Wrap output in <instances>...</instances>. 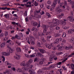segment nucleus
<instances>
[{
  "mask_svg": "<svg viewBox=\"0 0 74 74\" xmlns=\"http://www.w3.org/2000/svg\"><path fill=\"white\" fill-rule=\"evenodd\" d=\"M48 24L50 26H58L59 25V21L57 19H54L52 20V22H48Z\"/></svg>",
  "mask_w": 74,
  "mask_h": 74,
  "instance_id": "1",
  "label": "nucleus"
},
{
  "mask_svg": "<svg viewBox=\"0 0 74 74\" xmlns=\"http://www.w3.org/2000/svg\"><path fill=\"white\" fill-rule=\"evenodd\" d=\"M8 53H6L5 56H10V53H12L14 52V51L10 47V48L7 50Z\"/></svg>",
  "mask_w": 74,
  "mask_h": 74,
  "instance_id": "2",
  "label": "nucleus"
},
{
  "mask_svg": "<svg viewBox=\"0 0 74 74\" xmlns=\"http://www.w3.org/2000/svg\"><path fill=\"white\" fill-rule=\"evenodd\" d=\"M62 39L61 38H57L56 39L55 41L54 42V44H57L59 43V41H62Z\"/></svg>",
  "mask_w": 74,
  "mask_h": 74,
  "instance_id": "3",
  "label": "nucleus"
},
{
  "mask_svg": "<svg viewBox=\"0 0 74 74\" xmlns=\"http://www.w3.org/2000/svg\"><path fill=\"white\" fill-rule=\"evenodd\" d=\"M56 10L57 11L58 14H60L62 12V9H60V8H56Z\"/></svg>",
  "mask_w": 74,
  "mask_h": 74,
  "instance_id": "4",
  "label": "nucleus"
},
{
  "mask_svg": "<svg viewBox=\"0 0 74 74\" xmlns=\"http://www.w3.org/2000/svg\"><path fill=\"white\" fill-rule=\"evenodd\" d=\"M45 46H46L47 48L48 49H51V46L48 44L47 43H45Z\"/></svg>",
  "mask_w": 74,
  "mask_h": 74,
  "instance_id": "5",
  "label": "nucleus"
},
{
  "mask_svg": "<svg viewBox=\"0 0 74 74\" xmlns=\"http://www.w3.org/2000/svg\"><path fill=\"white\" fill-rule=\"evenodd\" d=\"M68 19H69L70 22H73V16H69L67 17Z\"/></svg>",
  "mask_w": 74,
  "mask_h": 74,
  "instance_id": "6",
  "label": "nucleus"
},
{
  "mask_svg": "<svg viewBox=\"0 0 74 74\" xmlns=\"http://www.w3.org/2000/svg\"><path fill=\"white\" fill-rule=\"evenodd\" d=\"M32 25L34 26H37V25H38V24H37V23L36 22H34V21H32Z\"/></svg>",
  "mask_w": 74,
  "mask_h": 74,
  "instance_id": "7",
  "label": "nucleus"
},
{
  "mask_svg": "<svg viewBox=\"0 0 74 74\" xmlns=\"http://www.w3.org/2000/svg\"><path fill=\"white\" fill-rule=\"evenodd\" d=\"M29 71L30 73L29 74H35L36 73L34 72V71L33 69L29 70Z\"/></svg>",
  "mask_w": 74,
  "mask_h": 74,
  "instance_id": "8",
  "label": "nucleus"
},
{
  "mask_svg": "<svg viewBox=\"0 0 74 74\" xmlns=\"http://www.w3.org/2000/svg\"><path fill=\"white\" fill-rule=\"evenodd\" d=\"M40 42L41 41L40 40H38L37 41V44L39 47H41V46H40L41 45V44L40 43Z\"/></svg>",
  "mask_w": 74,
  "mask_h": 74,
  "instance_id": "9",
  "label": "nucleus"
},
{
  "mask_svg": "<svg viewBox=\"0 0 74 74\" xmlns=\"http://www.w3.org/2000/svg\"><path fill=\"white\" fill-rule=\"evenodd\" d=\"M29 38L30 39V41H32L34 40V37H33V36L31 35H29Z\"/></svg>",
  "mask_w": 74,
  "mask_h": 74,
  "instance_id": "10",
  "label": "nucleus"
},
{
  "mask_svg": "<svg viewBox=\"0 0 74 74\" xmlns=\"http://www.w3.org/2000/svg\"><path fill=\"white\" fill-rule=\"evenodd\" d=\"M68 1L70 4H71V5H73L74 4V2L72 1L71 0H68Z\"/></svg>",
  "mask_w": 74,
  "mask_h": 74,
  "instance_id": "11",
  "label": "nucleus"
},
{
  "mask_svg": "<svg viewBox=\"0 0 74 74\" xmlns=\"http://www.w3.org/2000/svg\"><path fill=\"white\" fill-rule=\"evenodd\" d=\"M58 3V0H55L53 2V7H55L56 5V4H57Z\"/></svg>",
  "mask_w": 74,
  "mask_h": 74,
  "instance_id": "12",
  "label": "nucleus"
},
{
  "mask_svg": "<svg viewBox=\"0 0 74 74\" xmlns=\"http://www.w3.org/2000/svg\"><path fill=\"white\" fill-rule=\"evenodd\" d=\"M53 59H54V60H56L58 59V58L56 57V56L54 54H53Z\"/></svg>",
  "mask_w": 74,
  "mask_h": 74,
  "instance_id": "13",
  "label": "nucleus"
},
{
  "mask_svg": "<svg viewBox=\"0 0 74 74\" xmlns=\"http://www.w3.org/2000/svg\"><path fill=\"white\" fill-rule=\"evenodd\" d=\"M16 50L17 52H21V49L20 47H17L16 49Z\"/></svg>",
  "mask_w": 74,
  "mask_h": 74,
  "instance_id": "14",
  "label": "nucleus"
},
{
  "mask_svg": "<svg viewBox=\"0 0 74 74\" xmlns=\"http://www.w3.org/2000/svg\"><path fill=\"white\" fill-rule=\"evenodd\" d=\"M40 51L42 53H46L45 51L42 49H41L40 50Z\"/></svg>",
  "mask_w": 74,
  "mask_h": 74,
  "instance_id": "15",
  "label": "nucleus"
},
{
  "mask_svg": "<svg viewBox=\"0 0 74 74\" xmlns=\"http://www.w3.org/2000/svg\"><path fill=\"white\" fill-rule=\"evenodd\" d=\"M53 59V55H52L49 57V60H50V61H52Z\"/></svg>",
  "mask_w": 74,
  "mask_h": 74,
  "instance_id": "16",
  "label": "nucleus"
},
{
  "mask_svg": "<svg viewBox=\"0 0 74 74\" xmlns=\"http://www.w3.org/2000/svg\"><path fill=\"white\" fill-rule=\"evenodd\" d=\"M61 23L62 25H65L66 24V23L63 21H61Z\"/></svg>",
  "mask_w": 74,
  "mask_h": 74,
  "instance_id": "17",
  "label": "nucleus"
},
{
  "mask_svg": "<svg viewBox=\"0 0 74 74\" xmlns=\"http://www.w3.org/2000/svg\"><path fill=\"white\" fill-rule=\"evenodd\" d=\"M62 5H62V3H60V4L58 5V7L57 8H62Z\"/></svg>",
  "mask_w": 74,
  "mask_h": 74,
  "instance_id": "18",
  "label": "nucleus"
},
{
  "mask_svg": "<svg viewBox=\"0 0 74 74\" xmlns=\"http://www.w3.org/2000/svg\"><path fill=\"white\" fill-rule=\"evenodd\" d=\"M36 53H35L34 54H33L32 55H31L30 56V58H34V57H36Z\"/></svg>",
  "mask_w": 74,
  "mask_h": 74,
  "instance_id": "19",
  "label": "nucleus"
},
{
  "mask_svg": "<svg viewBox=\"0 0 74 74\" xmlns=\"http://www.w3.org/2000/svg\"><path fill=\"white\" fill-rule=\"evenodd\" d=\"M16 70L17 71V72H18L19 73H20L21 72V71H22V70H21V69L19 68H17Z\"/></svg>",
  "mask_w": 74,
  "mask_h": 74,
  "instance_id": "20",
  "label": "nucleus"
},
{
  "mask_svg": "<svg viewBox=\"0 0 74 74\" xmlns=\"http://www.w3.org/2000/svg\"><path fill=\"white\" fill-rule=\"evenodd\" d=\"M43 28H45V29H48V28L49 26L48 25H43L42 26Z\"/></svg>",
  "mask_w": 74,
  "mask_h": 74,
  "instance_id": "21",
  "label": "nucleus"
},
{
  "mask_svg": "<svg viewBox=\"0 0 74 74\" xmlns=\"http://www.w3.org/2000/svg\"><path fill=\"white\" fill-rule=\"evenodd\" d=\"M21 56H14V58H15V59H20Z\"/></svg>",
  "mask_w": 74,
  "mask_h": 74,
  "instance_id": "22",
  "label": "nucleus"
},
{
  "mask_svg": "<svg viewBox=\"0 0 74 74\" xmlns=\"http://www.w3.org/2000/svg\"><path fill=\"white\" fill-rule=\"evenodd\" d=\"M4 16H5L6 18H7V19L9 18V17H10L9 14H5Z\"/></svg>",
  "mask_w": 74,
  "mask_h": 74,
  "instance_id": "23",
  "label": "nucleus"
},
{
  "mask_svg": "<svg viewBox=\"0 0 74 74\" xmlns=\"http://www.w3.org/2000/svg\"><path fill=\"white\" fill-rule=\"evenodd\" d=\"M61 54H63V53L62 52H60L56 53V55L57 56L60 55Z\"/></svg>",
  "mask_w": 74,
  "mask_h": 74,
  "instance_id": "24",
  "label": "nucleus"
},
{
  "mask_svg": "<svg viewBox=\"0 0 74 74\" xmlns=\"http://www.w3.org/2000/svg\"><path fill=\"white\" fill-rule=\"evenodd\" d=\"M58 50L59 51H62V50H63V48L62 47H59Z\"/></svg>",
  "mask_w": 74,
  "mask_h": 74,
  "instance_id": "25",
  "label": "nucleus"
},
{
  "mask_svg": "<svg viewBox=\"0 0 74 74\" xmlns=\"http://www.w3.org/2000/svg\"><path fill=\"white\" fill-rule=\"evenodd\" d=\"M55 36V37H58V36H60V34H54Z\"/></svg>",
  "mask_w": 74,
  "mask_h": 74,
  "instance_id": "26",
  "label": "nucleus"
},
{
  "mask_svg": "<svg viewBox=\"0 0 74 74\" xmlns=\"http://www.w3.org/2000/svg\"><path fill=\"white\" fill-rule=\"evenodd\" d=\"M69 41L71 42H72L74 41V38H71V39L69 40Z\"/></svg>",
  "mask_w": 74,
  "mask_h": 74,
  "instance_id": "27",
  "label": "nucleus"
},
{
  "mask_svg": "<svg viewBox=\"0 0 74 74\" xmlns=\"http://www.w3.org/2000/svg\"><path fill=\"white\" fill-rule=\"evenodd\" d=\"M72 30H71V29H70V30L68 31V33L69 34H72L73 33V32H72Z\"/></svg>",
  "mask_w": 74,
  "mask_h": 74,
  "instance_id": "28",
  "label": "nucleus"
},
{
  "mask_svg": "<svg viewBox=\"0 0 74 74\" xmlns=\"http://www.w3.org/2000/svg\"><path fill=\"white\" fill-rule=\"evenodd\" d=\"M29 65H30V64L28 62L27 63H26L25 65V67H28Z\"/></svg>",
  "mask_w": 74,
  "mask_h": 74,
  "instance_id": "29",
  "label": "nucleus"
},
{
  "mask_svg": "<svg viewBox=\"0 0 74 74\" xmlns=\"http://www.w3.org/2000/svg\"><path fill=\"white\" fill-rule=\"evenodd\" d=\"M34 3V5L35 6H38V3L37 2V1H35Z\"/></svg>",
  "mask_w": 74,
  "mask_h": 74,
  "instance_id": "30",
  "label": "nucleus"
},
{
  "mask_svg": "<svg viewBox=\"0 0 74 74\" xmlns=\"http://www.w3.org/2000/svg\"><path fill=\"white\" fill-rule=\"evenodd\" d=\"M55 67V65H51L49 66V68L51 69H53Z\"/></svg>",
  "mask_w": 74,
  "mask_h": 74,
  "instance_id": "31",
  "label": "nucleus"
},
{
  "mask_svg": "<svg viewBox=\"0 0 74 74\" xmlns=\"http://www.w3.org/2000/svg\"><path fill=\"white\" fill-rule=\"evenodd\" d=\"M37 15H34V16H33V18H34V19H37Z\"/></svg>",
  "mask_w": 74,
  "mask_h": 74,
  "instance_id": "32",
  "label": "nucleus"
},
{
  "mask_svg": "<svg viewBox=\"0 0 74 74\" xmlns=\"http://www.w3.org/2000/svg\"><path fill=\"white\" fill-rule=\"evenodd\" d=\"M5 42L3 43L1 45V47H4V46H5Z\"/></svg>",
  "mask_w": 74,
  "mask_h": 74,
  "instance_id": "33",
  "label": "nucleus"
},
{
  "mask_svg": "<svg viewBox=\"0 0 74 74\" xmlns=\"http://www.w3.org/2000/svg\"><path fill=\"white\" fill-rule=\"evenodd\" d=\"M20 65L21 66H25V62H23L21 63V64H20Z\"/></svg>",
  "mask_w": 74,
  "mask_h": 74,
  "instance_id": "34",
  "label": "nucleus"
},
{
  "mask_svg": "<svg viewBox=\"0 0 74 74\" xmlns=\"http://www.w3.org/2000/svg\"><path fill=\"white\" fill-rule=\"evenodd\" d=\"M63 56L64 57V58H63V59H65V58H66L67 57V54H65Z\"/></svg>",
  "mask_w": 74,
  "mask_h": 74,
  "instance_id": "35",
  "label": "nucleus"
},
{
  "mask_svg": "<svg viewBox=\"0 0 74 74\" xmlns=\"http://www.w3.org/2000/svg\"><path fill=\"white\" fill-rule=\"evenodd\" d=\"M34 40H30L31 43L32 44V45H34Z\"/></svg>",
  "mask_w": 74,
  "mask_h": 74,
  "instance_id": "36",
  "label": "nucleus"
},
{
  "mask_svg": "<svg viewBox=\"0 0 74 74\" xmlns=\"http://www.w3.org/2000/svg\"><path fill=\"white\" fill-rule=\"evenodd\" d=\"M47 4L49 5H51V1H50V0H49L47 1Z\"/></svg>",
  "mask_w": 74,
  "mask_h": 74,
  "instance_id": "37",
  "label": "nucleus"
},
{
  "mask_svg": "<svg viewBox=\"0 0 74 74\" xmlns=\"http://www.w3.org/2000/svg\"><path fill=\"white\" fill-rule=\"evenodd\" d=\"M22 70H24V71H27V69L26 68H22Z\"/></svg>",
  "mask_w": 74,
  "mask_h": 74,
  "instance_id": "38",
  "label": "nucleus"
},
{
  "mask_svg": "<svg viewBox=\"0 0 74 74\" xmlns=\"http://www.w3.org/2000/svg\"><path fill=\"white\" fill-rule=\"evenodd\" d=\"M33 67V65H29V66H28V69H31L32 68V67Z\"/></svg>",
  "mask_w": 74,
  "mask_h": 74,
  "instance_id": "39",
  "label": "nucleus"
},
{
  "mask_svg": "<svg viewBox=\"0 0 74 74\" xmlns=\"http://www.w3.org/2000/svg\"><path fill=\"white\" fill-rule=\"evenodd\" d=\"M66 36V33H63V34L62 36V37H65Z\"/></svg>",
  "mask_w": 74,
  "mask_h": 74,
  "instance_id": "40",
  "label": "nucleus"
},
{
  "mask_svg": "<svg viewBox=\"0 0 74 74\" xmlns=\"http://www.w3.org/2000/svg\"><path fill=\"white\" fill-rule=\"evenodd\" d=\"M2 58L3 59H2V61L4 62L5 61V57L3 56H2Z\"/></svg>",
  "mask_w": 74,
  "mask_h": 74,
  "instance_id": "41",
  "label": "nucleus"
},
{
  "mask_svg": "<svg viewBox=\"0 0 74 74\" xmlns=\"http://www.w3.org/2000/svg\"><path fill=\"white\" fill-rule=\"evenodd\" d=\"M67 59H68V58H66L65 59H64L62 61V63H64V62H65V61L67 60Z\"/></svg>",
  "mask_w": 74,
  "mask_h": 74,
  "instance_id": "42",
  "label": "nucleus"
},
{
  "mask_svg": "<svg viewBox=\"0 0 74 74\" xmlns=\"http://www.w3.org/2000/svg\"><path fill=\"white\" fill-rule=\"evenodd\" d=\"M16 37L17 39H18V40L21 39V37L18 36V35H16Z\"/></svg>",
  "mask_w": 74,
  "mask_h": 74,
  "instance_id": "43",
  "label": "nucleus"
},
{
  "mask_svg": "<svg viewBox=\"0 0 74 74\" xmlns=\"http://www.w3.org/2000/svg\"><path fill=\"white\" fill-rule=\"evenodd\" d=\"M38 74H41V73H42V71L41 70H39L38 71Z\"/></svg>",
  "mask_w": 74,
  "mask_h": 74,
  "instance_id": "44",
  "label": "nucleus"
},
{
  "mask_svg": "<svg viewBox=\"0 0 74 74\" xmlns=\"http://www.w3.org/2000/svg\"><path fill=\"white\" fill-rule=\"evenodd\" d=\"M33 62V60H32V59H30L29 60V63L30 64H31L32 63V62Z\"/></svg>",
  "mask_w": 74,
  "mask_h": 74,
  "instance_id": "45",
  "label": "nucleus"
},
{
  "mask_svg": "<svg viewBox=\"0 0 74 74\" xmlns=\"http://www.w3.org/2000/svg\"><path fill=\"white\" fill-rule=\"evenodd\" d=\"M24 16H27V11H26L24 13Z\"/></svg>",
  "mask_w": 74,
  "mask_h": 74,
  "instance_id": "46",
  "label": "nucleus"
},
{
  "mask_svg": "<svg viewBox=\"0 0 74 74\" xmlns=\"http://www.w3.org/2000/svg\"><path fill=\"white\" fill-rule=\"evenodd\" d=\"M25 56H26V57H27V58H30V56H29L28 54H25Z\"/></svg>",
  "mask_w": 74,
  "mask_h": 74,
  "instance_id": "47",
  "label": "nucleus"
},
{
  "mask_svg": "<svg viewBox=\"0 0 74 74\" xmlns=\"http://www.w3.org/2000/svg\"><path fill=\"white\" fill-rule=\"evenodd\" d=\"M45 14L44 12L43 11H42V12L40 13V14L42 15H43V14Z\"/></svg>",
  "mask_w": 74,
  "mask_h": 74,
  "instance_id": "48",
  "label": "nucleus"
},
{
  "mask_svg": "<svg viewBox=\"0 0 74 74\" xmlns=\"http://www.w3.org/2000/svg\"><path fill=\"white\" fill-rule=\"evenodd\" d=\"M71 68L74 67V64H71Z\"/></svg>",
  "mask_w": 74,
  "mask_h": 74,
  "instance_id": "49",
  "label": "nucleus"
},
{
  "mask_svg": "<svg viewBox=\"0 0 74 74\" xmlns=\"http://www.w3.org/2000/svg\"><path fill=\"white\" fill-rule=\"evenodd\" d=\"M26 41H27V42H28V44H30V41H29V38H28V39H26Z\"/></svg>",
  "mask_w": 74,
  "mask_h": 74,
  "instance_id": "50",
  "label": "nucleus"
},
{
  "mask_svg": "<svg viewBox=\"0 0 74 74\" xmlns=\"http://www.w3.org/2000/svg\"><path fill=\"white\" fill-rule=\"evenodd\" d=\"M8 35V32L7 31H5V36H7Z\"/></svg>",
  "mask_w": 74,
  "mask_h": 74,
  "instance_id": "51",
  "label": "nucleus"
},
{
  "mask_svg": "<svg viewBox=\"0 0 74 74\" xmlns=\"http://www.w3.org/2000/svg\"><path fill=\"white\" fill-rule=\"evenodd\" d=\"M46 14L47 16H48L49 17H50V15H51L49 13H46Z\"/></svg>",
  "mask_w": 74,
  "mask_h": 74,
  "instance_id": "52",
  "label": "nucleus"
},
{
  "mask_svg": "<svg viewBox=\"0 0 74 74\" xmlns=\"http://www.w3.org/2000/svg\"><path fill=\"white\" fill-rule=\"evenodd\" d=\"M48 69V68L44 67L42 68V70H46Z\"/></svg>",
  "mask_w": 74,
  "mask_h": 74,
  "instance_id": "53",
  "label": "nucleus"
},
{
  "mask_svg": "<svg viewBox=\"0 0 74 74\" xmlns=\"http://www.w3.org/2000/svg\"><path fill=\"white\" fill-rule=\"evenodd\" d=\"M41 40L42 41H43V42H46V41H46V40H45V39H44V38H42Z\"/></svg>",
  "mask_w": 74,
  "mask_h": 74,
  "instance_id": "54",
  "label": "nucleus"
},
{
  "mask_svg": "<svg viewBox=\"0 0 74 74\" xmlns=\"http://www.w3.org/2000/svg\"><path fill=\"white\" fill-rule=\"evenodd\" d=\"M62 67L63 68L64 70H67V68L65 67V66H62Z\"/></svg>",
  "mask_w": 74,
  "mask_h": 74,
  "instance_id": "55",
  "label": "nucleus"
},
{
  "mask_svg": "<svg viewBox=\"0 0 74 74\" xmlns=\"http://www.w3.org/2000/svg\"><path fill=\"white\" fill-rule=\"evenodd\" d=\"M2 55H4L5 56L6 54V53L5 52H2Z\"/></svg>",
  "mask_w": 74,
  "mask_h": 74,
  "instance_id": "56",
  "label": "nucleus"
},
{
  "mask_svg": "<svg viewBox=\"0 0 74 74\" xmlns=\"http://www.w3.org/2000/svg\"><path fill=\"white\" fill-rule=\"evenodd\" d=\"M48 33L50 35L51 34H52V32H47V34H46V35H48Z\"/></svg>",
  "mask_w": 74,
  "mask_h": 74,
  "instance_id": "57",
  "label": "nucleus"
},
{
  "mask_svg": "<svg viewBox=\"0 0 74 74\" xmlns=\"http://www.w3.org/2000/svg\"><path fill=\"white\" fill-rule=\"evenodd\" d=\"M7 8V7H5L4 8H1V10H5Z\"/></svg>",
  "mask_w": 74,
  "mask_h": 74,
  "instance_id": "58",
  "label": "nucleus"
},
{
  "mask_svg": "<svg viewBox=\"0 0 74 74\" xmlns=\"http://www.w3.org/2000/svg\"><path fill=\"white\" fill-rule=\"evenodd\" d=\"M29 1V0H24L23 1V3H26L27 2Z\"/></svg>",
  "mask_w": 74,
  "mask_h": 74,
  "instance_id": "59",
  "label": "nucleus"
},
{
  "mask_svg": "<svg viewBox=\"0 0 74 74\" xmlns=\"http://www.w3.org/2000/svg\"><path fill=\"white\" fill-rule=\"evenodd\" d=\"M65 49H66V50H69V47H67V46H66L65 47Z\"/></svg>",
  "mask_w": 74,
  "mask_h": 74,
  "instance_id": "60",
  "label": "nucleus"
},
{
  "mask_svg": "<svg viewBox=\"0 0 74 74\" xmlns=\"http://www.w3.org/2000/svg\"><path fill=\"white\" fill-rule=\"evenodd\" d=\"M36 17L37 18H41V16L37 15V16H36Z\"/></svg>",
  "mask_w": 74,
  "mask_h": 74,
  "instance_id": "61",
  "label": "nucleus"
},
{
  "mask_svg": "<svg viewBox=\"0 0 74 74\" xmlns=\"http://www.w3.org/2000/svg\"><path fill=\"white\" fill-rule=\"evenodd\" d=\"M27 7H32V5H27Z\"/></svg>",
  "mask_w": 74,
  "mask_h": 74,
  "instance_id": "62",
  "label": "nucleus"
},
{
  "mask_svg": "<svg viewBox=\"0 0 74 74\" xmlns=\"http://www.w3.org/2000/svg\"><path fill=\"white\" fill-rule=\"evenodd\" d=\"M56 30H59V29H60V27H56Z\"/></svg>",
  "mask_w": 74,
  "mask_h": 74,
  "instance_id": "63",
  "label": "nucleus"
},
{
  "mask_svg": "<svg viewBox=\"0 0 74 74\" xmlns=\"http://www.w3.org/2000/svg\"><path fill=\"white\" fill-rule=\"evenodd\" d=\"M4 36V34L3 33H1L0 35V37H3V36Z\"/></svg>",
  "mask_w": 74,
  "mask_h": 74,
  "instance_id": "64",
  "label": "nucleus"
}]
</instances>
